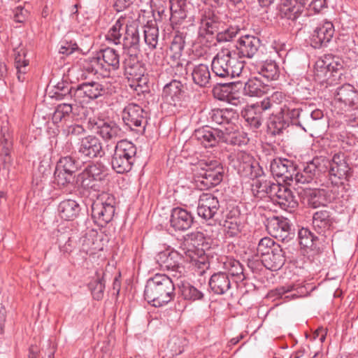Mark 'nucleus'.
<instances>
[{
	"mask_svg": "<svg viewBox=\"0 0 358 358\" xmlns=\"http://www.w3.org/2000/svg\"><path fill=\"white\" fill-rule=\"evenodd\" d=\"M106 40L115 45L122 44L126 55H138L140 35L136 23H128L126 17L121 16L106 34Z\"/></svg>",
	"mask_w": 358,
	"mask_h": 358,
	"instance_id": "obj_1",
	"label": "nucleus"
},
{
	"mask_svg": "<svg viewBox=\"0 0 358 358\" xmlns=\"http://www.w3.org/2000/svg\"><path fill=\"white\" fill-rule=\"evenodd\" d=\"M175 280L165 274L155 275L146 282L145 299L155 307L166 305L175 298Z\"/></svg>",
	"mask_w": 358,
	"mask_h": 358,
	"instance_id": "obj_2",
	"label": "nucleus"
},
{
	"mask_svg": "<svg viewBox=\"0 0 358 358\" xmlns=\"http://www.w3.org/2000/svg\"><path fill=\"white\" fill-rule=\"evenodd\" d=\"M123 65L128 86L138 95L148 92V78L145 75V69L139 62L138 55H126Z\"/></svg>",
	"mask_w": 358,
	"mask_h": 358,
	"instance_id": "obj_3",
	"label": "nucleus"
},
{
	"mask_svg": "<svg viewBox=\"0 0 358 358\" xmlns=\"http://www.w3.org/2000/svg\"><path fill=\"white\" fill-rule=\"evenodd\" d=\"M200 171L194 178L196 187L201 189H208L219 185L224 176V169L221 163L215 159L201 160L199 162Z\"/></svg>",
	"mask_w": 358,
	"mask_h": 358,
	"instance_id": "obj_4",
	"label": "nucleus"
},
{
	"mask_svg": "<svg viewBox=\"0 0 358 358\" xmlns=\"http://www.w3.org/2000/svg\"><path fill=\"white\" fill-rule=\"evenodd\" d=\"M170 21L173 29H194V7L187 0H170Z\"/></svg>",
	"mask_w": 358,
	"mask_h": 358,
	"instance_id": "obj_5",
	"label": "nucleus"
},
{
	"mask_svg": "<svg viewBox=\"0 0 358 358\" xmlns=\"http://www.w3.org/2000/svg\"><path fill=\"white\" fill-rule=\"evenodd\" d=\"M137 148L131 141H117L112 159V167L118 173L129 172L135 161Z\"/></svg>",
	"mask_w": 358,
	"mask_h": 358,
	"instance_id": "obj_6",
	"label": "nucleus"
},
{
	"mask_svg": "<svg viewBox=\"0 0 358 358\" xmlns=\"http://www.w3.org/2000/svg\"><path fill=\"white\" fill-rule=\"evenodd\" d=\"M115 199L108 192L99 194L92 204V217L97 225L103 227L109 223L115 214Z\"/></svg>",
	"mask_w": 358,
	"mask_h": 358,
	"instance_id": "obj_7",
	"label": "nucleus"
},
{
	"mask_svg": "<svg viewBox=\"0 0 358 358\" xmlns=\"http://www.w3.org/2000/svg\"><path fill=\"white\" fill-rule=\"evenodd\" d=\"M183 255L170 247L159 252L155 256V260L159 266L164 271H171V278L179 279L184 275L185 268L181 261Z\"/></svg>",
	"mask_w": 358,
	"mask_h": 358,
	"instance_id": "obj_8",
	"label": "nucleus"
},
{
	"mask_svg": "<svg viewBox=\"0 0 358 358\" xmlns=\"http://www.w3.org/2000/svg\"><path fill=\"white\" fill-rule=\"evenodd\" d=\"M106 167L101 163L88 165L79 176L81 186L86 189L99 192L106 182Z\"/></svg>",
	"mask_w": 358,
	"mask_h": 358,
	"instance_id": "obj_9",
	"label": "nucleus"
},
{
	"mask_svg": "<svg viewBox=\"0 0 358 358\" xmlns=\"http://www.w3.org/2000/svg\"><path fill=\"white\" fill-rule=\"evenodd\" d=\"M320 160L322 173L330 178L331 183L337 184V179H347L350 176V168L343 155L335 154L331 160L325 158Z\"/></svg>",
	"mask_w": 358,
	"mask_h": 358,
	"instance_id": "obj_10",
	"label": "nucleus"
},
{
	"mask_svg": "<svg viewBox=\"0 0 358 358\" xmlns=\"http://www.w3.org/2000/svg\"><path fill=\"white\" fill-rule=\"evenodd\" d=\"M106 93L105 85L96 81L84 82L73 90V98L79 103H88L103 96Z\"/></svg>",
	"mask_w": 358,
	"mask_h": 358,
	"instance_id": "obj_11",
	"label": "nucleus"
},
{
	"mask_svg": "<svg viewBox=\"0 0 358 358\" xmlns=\"http://www.w3.org/2000/svg\"><path fill=\"white\" fill-rule=\"evenodd\" d=\"M90 129L94 130L106 143H115L124 136V131L114 121L99 120L89 121Z\"/></svg>",
	"mask_w": 358,
	"mask_h": 358,
	"instance_id": "obj_12",
	"label": "nucleus"
},
{
	"mask_svg": "<svg viewBox=\"0 0 358 358\" xmlns=\"http://www.w3.org/2000/svg\"><path fill=\"white\" fill-rule=\"evenodd\" d=\"M199 23L197 34L199 38L213 35L219 31L220 26L224 25L217 13L210 8L200 11Z\"/></svg>",
	"mask_w": 358,
	"mask_h": 358,
	"instance_id": "obj_13",
	"label": "nucleus"
},
{
	"mask_svg": "<svg viewBox=\"0 0 358 358\" xmlns=\"http://www.w3.org/2000/svg\"><path fill=\"white\" fill-rule=\"evenodd\" d=\"M266 229L268 234L282 242H287L294 234L291 232V225L287 219L273 217L268 220Z\"/></svg>",
	"mask_w": 358,
	"mask_h": 358,
	"instance_id": "obj_14",
	"label": "nucleus"
},
{
	"mask_svg": "<svg viewBox=\"0 0 358 358\" xmlns=\"http://www.w3.org/2000/svg\"><path fill=\"white\" fill-rule=\"evenodd\" d=\"M334 27L331 22L324 20L320 22L311 35V45L314 48L327 46L334 34Z\"/></svg>",
	"mask_w": 358,
	"mask_h": 358,
	"instance_id": "obj_15",
	"label": "nucleus"
},
{
	"mask_svg": "<svg viewBox=\"0 0 358 358\" xmlns=\"http://www.w3.org/2000/svg\"><path fill=\"white\" fill-rule=\"evenodd\" d=\"M78 153L80 157L89 159L101 157L104 155L102 143L97 137L92 135L80 139L78 143Z\"/></svg>",
	"mask_w": 358,
	"mask_h": 358,
	"instance_id": "obj_16",
	"label": "nucleus"
},
{
	"mask_svg": "<svg viewBox=\"0 0 358 358\" xmlns=\"http://www.w3.org/2000/svg\"><path fill=\"white\" fill-rule=\"evenodd\" d=\"M260 39L253 35L241 36L237 41L236 48L239 58H253L261 46Z\"/></svg>",
	"mask_w": 358,
	"mask_h": 358,
	"instance_id": "obj_17",
	"label": "nucleus"
},
{
	"mask_svg": "<svg viewBox=\"0 0 358 358\" xmlns=\"http://www.w3.org/2000/svg\"><path fill=\"white\" fill-rule=\"evenodd\" d=\"M220 208L219 201L210 193H203L199 199L197 214L203 220L214 218Z\"/></svg>",
	"mask_w": 358,
	"mask_h": 358,
	"instance_id": "obj_18",
	"label": "nucleus"
},
{
	"mask_svg": "<svg viewBox=\"0 0 358 358\" xmlns=\"http://www.w3.org/2000/svg\"><path fill=\"white\" fill-rule=\"evenodd\" d=\"M320 173L322 172L320 158H314L312 161L303 164V169L300 171L295 167L293 181L301 184L310 183Z\"/></svg>",
	"mask_w": 358,
	"mask_h": 358,
	"instance_id": "obj_19",
	"label": "nucleus"
},
{
	"mask_svg": "<svg viewBox=\"0 0 358 358\" xmlns=\"http://www.w3.org/2000/svg\"><path fill=\"white\" fill-rule=\"evenodd\" d=\"M295 167L294 163L287 159H275L270 165L273 176L282 178L285 182L293 181Z\"/></svg>",
	"mask_w": 358,
	"mask_h": 358,
	"instance_id": "obj_20",
	"label": "nucleus"
},
{
	"mask_svg": "<svg viewBox=\"0 0 358 358\" xmlns=\"http://www.w3.org/2000/svg\"><path fill=\"white\" fill-rule=\"evenodd\" d=\"M234 163L238 172L243 176L250 178L257 177L258 174L255 171L257 167L255 165V162L250 154L244 151L238 152Z\"/></svg>",
	"mask_w": 358,
	"mask_h": 358,
	"instance_id": "obj_21",
	"label": "nucleus"
},
{
	"mask_svg": "<svg viewBox=\"0 0 358 358\" xmlns=\"http://www.w3.org/2000/svg\"><path fill=\"white\" fill-rule=\"evenodd\" d=\"M221 129L205 126L196 129L194 138L205 148H212L221 142Z\"/></svg>",
	"mask_w": 358,
	"mask_h": 358,
	"instance_id": "obj_22",
	"label": "nucleus"
},
{
	"mask_svg": "<svg viewBox=\"0 0 358 358\" xmlns=\"http://www.w3.org/2000/svg\"><path fill=\"white\" fill-rule=\"evenodd\" d=\"M308 0H284L280 6L282 18L296 20L303 11Z\"/></svg>",
	"mask_w": 358,
	"mask_h": 358,
	"instance_id": "obj_23",
	"label": "nucleus"
},
{
	"mask_svg": "<svg viewBox=\"0 0 358 358\" xmlns=\"http://www.w3.org/2000/svg\"><path fill=\"white\" fill-rule=\"evenodd\" d=\"M221 142L234 145H246L249 141L247 134L234 124L221 128Z\"/></svg>",
	"mask_w": 358,
	"mask_h": 358,
	"instance_id": "obj_24",
	"label": "nucleus"
},
{
	"mask_svg": "<svg viewBox=\"0 0 358 358\" xmlns=\"http://www.w3.org/2000/svg\"><path fill=\"white\" fill-rule=\"evenodd\" d=\"M122 119L129 127H141L145 121V113L138 104L129 103L123 110Z\"/></svg>",
	"mask_w": 358,
	"mask_h": 358,
	"instance_id": "obj_25",
	"label": "nucleus"
},
{
	"mask_svg": "<svg viewBox=\"0 0 358 358\" xmlns=\"http://www.w3.org/2000/svg\"><path fill=\"white\" fill-rule=\"evenodd\" d=\"M281 209L289 213L294 212L298 207V201L292 191L284 185H281L274 200Z\"/></svg>",
	"mask_w": 358,
	"mask_h": 358,
	"instance_id": "obj_26",
	"label": "nucleus"
},
{
	"mask_svg": "<svg viewBox=\"0 0 358 358\" xmlns=\"http://www.w3.org/2000/svg\"><path fill=\"white\" fill-rule=\"evenodd\" d=\"M97 234L96 231L89 230L80 238L78 247L81 252L92 255L102 250Z\"/></svg>",
	"mask_w": 358,
	"mask_h": 358,
	"instance_id": "obj_27",
	"label": "nucleus"
},
{
	"mask_svg": "<svg viewBox=\"0 0 358 358\" xmlns=\"http://www.w3.org/2000/svg\"><path fill=\"white\" fill-rule=\"evenodd\" d=\"M170 222L176 230L185 231L191 227L193 217L187 210L178 207L172 210Z\"/></svg>",
	"mask_w": 358,
	"mask_h": 358,
	"instance_id": "obj_28",
	"label": "nucleus"
},
{
	"mask_svg": "<svg viewBox=\"0 0 358 358\" xmlns=\"http://www.w3.org/2000/svg\"><path fill=\"white\" fill-rule=\"evenodd\" d=\"M183 250L187 261L189 260L194 266L195 272L199 275H203L210 266L206 257L204 255L203 249H187V250L183 249Z\"/></svg>",
	"mask_w": 358,
	"mask_h": 358,
	"instance_id": "obj_29",
	"label": "nucleus"
},
{
	"mask_svg": "<svg viewBox=\"0 0 358 358\" xmlns=\"http://www.w3.org/2000/svg\"><path fill=\"white\" fill-rule=\"evenodd\" d=\"M210 290L215 294H224L231 287L229 275L226 272L219 271L213 273L208 281Z\"/></svg>",
	"mask_w": 358,
	"mask_h": 358,
	"instance_id": "obj_30",
	"label": "nucleus"
},
{
	"mask_svg": "<svg viewBox=\"0 0 358 358\" xmlns=\"http://www.w3.org/2000/svg\"><path fill=\"white\" fill-rule=\"evenodd\" d=\"M228 52V48H222L214 57L211 64V69L216 76L223 78H231L230 71L227 68L229 61Z\"/></svg>",
	"mask_w": 358,
	"mask_h": 358,
	"instance_id": "obj_31",
	"label": "nucleus"
},
{
	"mask_svg": "<svg viewBox=\"0 0 358 358\" xmlns=\"http://www.w3.org/2000/svg\"><path fill=\"white\" fill-rule=\"evenodd\" d=\"M335 99L345 106L357 107L358 105V93L355 87L350 84H345L337 88Z\"/></svg>",
	"mask_w": 358,
	"mask_h": 358,
	"instance_id": "obj_32",
	"label": "nucleus"
},
{
	"mask_svg": "<svg viewBox=\"0 0 358 358\" xmlns=\"http://www.w3.org/2000/svg\"><path fill=\"white\" fill-rule=\"evenodd\" d=\"M183 93V85L176 79L166 84L163 89V97L170 105L176 106L181 101Z\"/></svg>",
	"mask_w": 358,
	"mask_h": 358,
	"instance_id": "obj_33",
	"label": "nucleus"
},
{
	"mask_svg": "<svg viewBox=\"0 0 358 358\" xmlns=\"http://www.w3.org/2000/svg\"><path fill=\"white\" fill-rule=\"evenodd\" d=\"M333 220L330 212L322 210L313 214V227L319 234L327 236V233L331 230Z\"/></svg>",
	"mask_w": 358,
	"mask_h": 358,
	"instance_id": "obj_34",
	"label": "nucleus"
},
{
	"mask_svg": "<svg viewBox=\"0 0 358 358\" xmlns=\"http://www.w3.org/2000/svg\"><path fill=\"white\" fill-rule=\"evenodd\" d=\"M269 254L264 256L261 261L268 270L278 271L285 262V252L281 246H275Z\"/></svg>",
	"mask_w": 358,
	"mask_h": 358,
	"instance_id": "obj_35",
	"label": "nucleus"
},
{
	"mask_svg": "<svg viewBox=\"0 0 358 358\" xmlns=\"http://www.w3.org/2000/svg\"><path fill=\"white\" fill-rule=\"evenodd\" d=\"M262 104L256 103L246 108L243 112V116L248 124L253 129H258L262 123V112L266 110L263 109Z\"/></svg>",
	"mask_w": 358,
	"mask_h": 358,
	"instance_id": "obj_36",
	"label": "nucleus"
},
{
	"mask_svg": "<svg viewBox=\"0 0 358 358\" xmlns=\"http://www.w3.org/2000/svg\"><path fill=\"white\" fill-rule=\"evenodd\" d=\"M99 52L108 74L111 71H116L120 68V57L116 50L113 48H106Z\"/></svg>",
	"mask_w": 358,
	"mask_h": 358,
	"instance_id": "obj_37",
	"label": "nucleus"
},
{
	"mask_svg": "<svg viewBox=\"0 0 358 358\" xmlns=\"http://www.w3.org/2000/svg\"><path fill=\"white\" fill-rule=\"evenodd\" d=\"M80 210L79 203L72 199L62 201L58 206V212L60 217L66 220H73L76 218Z\"/></svg>",
	"mask_w": 358,
	"mask_h": 358,
	"instance_id": "obj_38",
	"label": "nucleus"
},
{
	"mask_svg": "<svg viewBox=\"0 0 358 358\" xmlns=\"http://www.w3.org/2000/svg\"><path fill=\"white\" fill-rule=\"evenodd\" d=\"M193 82L199 87H208L210 83V73L208 65L199 64L195 65L192 70Z\"/></svg>",
	"mask_w": 358,
	"mask_h": 358,
	"instance_id": "obj_39",
	"label": "nucleus"
},
{
	"mask_svg": "<svg viewBox=\"0 0 358 358\" xmlns=\"http://www.w3.org/2000/svg\"><path fill=\"white\" fill-rule=\"evenodd\" d=\"M83 67L87 72L92 74H100L103 76H108L99 52L95 55L85 59Z\"/></svg>",
	"mask_w": 358,
	"mask_h": 358,
	"instance_id": "obj_40",
	"label": "nucleus"
},
{
	"mask_svg": "<svg viewBox=\"0 0 358 358\" xmlns=\"http://www.w3.org/2000/svg\"><path fill=\"white\" fill-rule=\"evenodd\" d=\"M236 112L232 109L214 108L208 113V120L217 124H231V120L236 117Z\"/></svg>",
	"mask_w": 358,
	"mask_h": 358,
	"instance_id": "obj_41",
	"label": "nucleus"
},
{
	"mask_svg": "<svg viewBox=\"0 0 358 358\" xmlns=\"http://www.w3.org/2000/svg\"><path fill=\"white\" fill-rule=\"evenodd\" d=\"M176 30V35L170 45V58L179 59L181 55L185 44V38L188 35L185 29H178Z\"/></svg>",
	"mask_w": 358,
	"mask_h": 358,
	"instance_id": "obj_42",
	"label": "nucleus"
},
{
	"mask_svg": "<svg viewBox=\"0 0 358 358\" xmlns=\"http://www.w3.org/2000/svg\"><path fill=\"white\" fill-rule=\"evenodd\" d=\"M224 272L236 279V281H242L245 279L243 268L239 261L225 257L222 260Z\"/></svg>",
	"mask_w": 358,
	"mask_h": 358,
	"instance_id": "obj_43",
	"label": "nucleus"
},
{
	"mask_svg": "<svg viewBox=\"0 0 358 358\" xmlns=\"http://www.w3.org/2000/svg\"><path fill=\"white\" fill-rule=\"evenodd\" d=\"M78 107L71 103H63L57 106L52 115V122L54 124H59L63 120L69 119L71 115H76Z\"/></svg>",
	"mask_w": 358,
	"mask_h": 358,
	"instance_id": "obj_44",
	"label": "nucleus"
},
{
	"mask_svg": "<svg viewBox=\"0 0 358 358\" xmlns=\"http://www.w3.org/2000/svg\"><path fill=\"white\" fill-rule=\"evenodd\" d=\"M267 86L259 78L253 77L248 80L243 87V93L249 96H261L266 91Z\"/></svg>",
	"mask_w": 358,
	"mask_h": 358,
	"instance_id": "obj_45",
	"label": "nucleus"
},
{
	"mask_svg": "<svg viewBox=\"0 0 358 358\" xmlns=\"http://www.w3.org/2000/svg\"><path fill=\"white\" fill-rule=\"evenodd\" d=\"M299 244L303 248L309 249L311 251H317L318 238L308 229L302 228L299 231Z\"/></svg>",
	"mask_w": 358,
	"mask_h": 358,
	"instance_id": "obj_46",
	"label": "nucleus"
},
{
	"mask_svg": "<svg viewBox=\"0 0 358 358\" xmlns=\"http://www.w3.org/2000/svg\"><path fill=\"white\" fill-rule=\"evenodd\" d=\"M258 73L268 80H274L279 76V67L274 61L266 60L259 64Z\"/></svg>",
	"mask_w": 358,
	"mask_h": 358,
	"instance_id": "obj_47",
	"label": "nucleus"
},
{
	"mask_svg": "<svg viewBox=\"0 0 358 358\" xmlns=\"http://www.w3.org/2000/svg\"><path fill=\"white\" fill-rule=\"evenodd\" d=\"M144 41L150 49L156 48L158 43L159 29L155 23H148L144 26Z\"/></svg>",
	"mask_w": 358,
	"mask_h": 358,
	"instance_id": "obj_48",
	"label": "nucleus"
},
{
	"mask_svg": "<svg viewBox=\"0 0 358 358\" xmlns=\"http://www.w3.org/2000/svg\"><path fill=\"white\" fill-rule=\"evenodd\" d=\"M236 53L234 50L229 49L227 54L228 62L227 68L230 71L231 78L239 76L242 73L244 67V63L242 61L238 60L236 57Z\"/></svg>",
	"mask_w": 358,
	"mask_h": 358,
	"instance_id": "obj_49",
	"label": "nucleus"
},
{
	"mask_svg": "<svg viewBox=\"0 0 358 358\" xmlns=\"http://www.w3.org/2000/svg\"><path fill=\"white\" fill-rule=\"evenodd\" d=\"M289 126V123L281 115L272 116L268 122V132L273 136L279 135Z\"/></svg>",
	"mask_w": 358,
	"mask_h": 358,
	"instance_id": "obj_50",
	"label": "nucleus"
},
{
	"mask_svg": "<svg viewBox=\"0 0 358 358\" xmlns=\"http://www.w3.org/2000/svg\"><path fill=\"white\" fill-rule=\"evenodd\" d=\"M280 113L286 114L290 118L293 124L301 127L304 131H306V128L304 124L305 115H302L303 120H301L302 110L300 108H286V106L280 108Z\"/></svg>",
	"mask_w": 358,
	"mask_h": 358,
	"instance_id": "obj_51",
	"label": "nucleus"
},
{
	"mask_svg": "<svg viewBox=\"0 0 358 358\" xmlns=\"http://www.w3.org/2000/svg\"><path fill=\"white\" fill-rule=\"evenodd\" d=\"M25 53L19 52L15 57V66L17 71V78L19 82H24L28 71L29 60L25 58Z\"/></svg>",
	"mask_w": 358,
	"mask_h": 358,
	"instance_id": "obj_52",
	"label": "nucleus"
},
{
	"mask_svg": "<svg viewBox=\"0 0 358 358\" xmlns=\"http://www.w3.org/2000/svg\"><path fill=\"white\" fill-rule=\"evenodd\" d=\"M180 293L185 300L194 301L203 298V294L189 283H183L180 287Z\"/></svg>",
	"mask_w": 358,
	"mask_h": 358,
	"instance_id": "obj_53",
	"label": "nucleus"
},
{
	"mask_svg": "<svg viewBox=\"0 0 358 358\" xmlns=\"http://www.w3.org/2000/svg\"><path fill=\"white\" fill-rule=\"evenodd\" d=\"M240 31L238 27L230 26L224 28V25L220 26L219 31L216 32V39L219 43L230 41L238 34Z\"/></svg>",
	"mask_w": 358,
	"mask_h": 358,
	"instance_id": "obj_54",
	"label": "nucleus"
},
{
	"mask_svg": "<svg viewBox=\"0 0 358 358\" xmlns=\"http://www.w3.org/2000/svg\"><path fill=\"white\" fill-rule=\"evenodd\" d=\"M327 62H329V55H324L316 62L315 76L317 79L324 80L326 78H329V65H327Z\"/></svg>",
	"mask_w": 358,
	"mask_h": 358,
	"instance_id": "obj_55",
	"label": "nucleus"
},
{
	"mask_svg": "<svg viewBox=\"0 0 358 358\" xmlns=\"http://www.w3.org/2000/svg\"><path fill=\"white\" fill-rule=\"evenodd\" d=\"M172 73L178 78H185L187 74V66L190 64L189 61L185 59H171Z\"/></svg>",
	"mask_w": 358,
	"mask_h": 358,
	"instance_id": "obj_56",
	"label": "nucleus"
},
{
	"mask_svg": "<svg viewBox=\"0 0 358 358\" xmlns=\"http://www.w3.org/2000/svg\"><path fill=\"white\" fill-rule=\"evenodd\" d=\"M308 205L313 208L324 205V194L319 189H309L305 192Z\"/></svg>",
	"mask_w": 358,
	"mask_h": 358,
	"instance_id": "obj_57",
	"label": "nucleus"
},
{
	"mask_svg": "<svg viewBox=\"0 0 358 358\" xmlns=\"http://www.w3.org/2000/svg\"><path fill=\"white\" fill-rule=\"evenodd\" d=\"M285 99V95L281 92H275L271 96L264 99L260 103L263 109L268 110L282 103Z\"/></svg>",
	"mask_w": 358,
	"mask_h": 358,
	"instance_id": "obj_58",
	"label": "nucleus"
},
{
	"mask_svg": "<svg viewBox=\"0 0 358 358\" xmlns=\"http://www.w3.org/2000/svg\"><path fill=\"white\" fill-rule=\"evenodd\" d=\"M275 246L280 245L275 243V241L271 238L264 237L259 241L257 251V253L261 255L262 259L267 254H269L271 250H273V248H275Z\"/></svg>",
	"mask_w": 358,
	"mask_h": 358,
	"instance_id": "obj_59",
	"label": "nucleus"
},
{
	"mask_svg": "<svg viewBox=\"0 0 358 358\" xmlns=\"http://www.w3.org/2000/svg\"><path fill=\"white\" fill-rule=\"evenodd\" d=\"M56 169L74 174L77 171V166L75 160L72 157H65L59 159L57 164Z\"/></svg>",
	"mask_w": 358,
	"mask_h": 358,
	"instance_id": "obj_60",
	"label": "nucleus"
},
{
	"mask_svg": "<svg viewBox=\"0 0 358 358\" xmlns=\"http://www.w3.org/2000/svg\"><path fill=\"white\" fill-rule=\"evenodd\" d=\"M329 62H327V65H329V78L334 76V73H338V76L342 75V73L340 72L343 67L342 59L332 55H329Z\"/></svg>",
	"mask_w": 358,
	"mask_h": 358,
	"instance_id": "obj_61",
	"label": "nucleus"
},
{
	"mask_svg": "<svg viewBox=\"0 0 358 358\" xmlns=\"http://www.w3.org/2000/svg\"><path fill=\"white\" fill-rule=\"evenodd\" d=\"M55 180L59 186L64 187L73 179V174L69 172L55 169Z\"/></svg>",
	"mask_w": 358,
	"mask_h": 358,
	"instance_id": "obj_62",
	"label": "nucleus"
},
{
	"mask_svg": "<svg viewBox=\"0 0 358 358\" xmlns=\"http://www.w3.org/2000/svg\"><path fill=\"white\" fill-rule=\"evenodd\" d=\"M90 289L94 299L100 300L103 295V290L105 289V284L103 279H97L90 283Z\"/></svg>",
	"mask_w": 358,
	"mask_h": 358,
	"instance_id": "obj_63",
	"label": "nucleus"
},
{
	"mask_svg": "<svg viewBox=\"0 0 358 358\" xmlns=\"http://www.w3.org/2000/svg\"><path fill=\"white\" fill-rule=\"evenodd\" d=\"M224 227L226 234L229 237L238 236L241 230V224L236 220H226Z\"/></svg>",
	"mask_w": 358,
	"mask_h": 358,
	"instance_id": "obj_64",
	"label": "nucleus"
}]
</instances>
